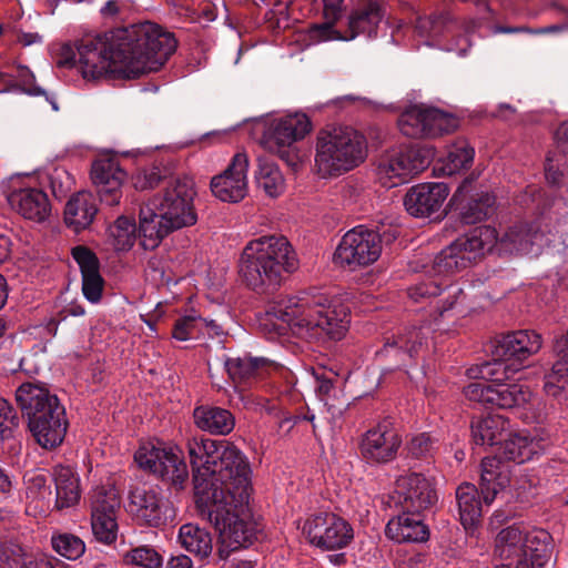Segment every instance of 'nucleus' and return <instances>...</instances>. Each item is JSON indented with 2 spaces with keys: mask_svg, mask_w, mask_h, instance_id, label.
<instances>
[{
  "mask_svg": "<svg viewBox=\"0 0 568 568\" xmlns=\"http://www.w3.org/2000/svg\"><path fill=\"white\" fill-rule=\"evenodd\" d=\"M556 146L562 154H568V120L560 123L554 135Z\"/></svg>",
  "mask_w": 568,
  "mask_h": 568,
  "instance_id": "nucleus-59",
  "label": "nucleus"
},
{
  "mask_svg": "<svg viewBox=\"0 0 568 568\" xmlns=\"http://www.w3.org/2000/svg\"><path fill=\"white\" fill-rule=\"evenodd\" d=\"M397 124L404 135L423 139L453 132L458 126V120L437 108L413 105L399 115Z\"/></svg>",
  "mask_w": 568,
  "mask_h": 568,
  "instance_id": "nucleus-11",
  "label": "nucleus"
},
{
  "mask_svg": "<svg viewBox=\"0 0 568 568\" xmlns=\"http://www.w3.org/2000/svg\"><path fill=\"white\" fill-rule=\"evenodd\" d=\"M564 176L562 171L559 169V160L556 154L549 152L545 162V178L552 186H560V179Z\"/></svg>",
  "mask_w": 568,
  "mask_h": 568,
  "instance_id": "nucleus-56",
  "label": "nucleus"
},
{
  "mask_svg": "<svg viewBox=\"0 0 568 568\" xmlns=\"http://www.w3.org/2000/svg\"><path fill=\"white\" fill-rule=\"evenodd\" d=\"M443 286L447 284L438 281L422 282L408 290V296L415 302L424 297L438 296Z\"/></svg>",
  "mask_w": 568,
  "mask_h": 568,
  "instance_id": "nucleus-54",
  "label": "nucleus"
},
{
  "mask_svg": "<svg viewBox=\"0 0 568 568\" xmlns=\"http://www.w3.org/2000/svg\"><path fill=\"white\" fill-rule=\"evenodd\" d=\"M214 530L219 535V546L216 552L212 555V537L209 531L204 528H200L197 525L184 524L179 530V541L186 551L193 554L200 561L205 564L219 565L221 561H225L230 555L223 559L219 557V549L222 547V540L220 532L212 525Z\"/></svg>",
  "mask_w": 568,
  "mask_h": 568,
  "instance_id": "nucleus-29",
  "label": "nucleus"
},
{
  "mask_svg": "<svg viewBox=\"0 0 568 568\" xmlns=\"http://www.w3.org/2000/svg\"><path fill=\"white\" fill-rule=\"evenodd\" d=\"M248 160L246 154L236 153L223 173L211 181V191L223 202L237 203L247 192L246 172Z\"/></svg>",
  "mask_w": 568,
  "mask_h": 568,
  "instance_id": "nucleus-22",
  "label": "nucleus"
},
{
  "mask_svg": "<svg viewBox=\"0 0 568 568\" xmlns=\"http://www.w3.org/2000/svg\"><path fill=\"white\" fill-rule=\"evenodd\" d=\"M344 1L345 0H323L324 10H327V14L332 18H341Z\"/></svg>",
  "mask_w": 568,
  "mask_h": 568,
  "instance_id": "nucleus-61",
  "label": "nucleus"
},
{
  "mask_svg": "<svg viewBox=\"0 0 568 568\" xmlns=\"http://www.w3.org/2000/svg\"><path fill=\"white\" fill-rule=\"evenodd\" d=\"M98 207L92 193L81 191L71 196L64 209V222L75 232L85 230L91 225Z\"/></svg>",
  "mask_w": 568,
  "mask_h": 568,
  "instance_id": "nucleus-38",
  "label": "nucleus"
},
{
  "mask_svg": "<svg viewBox=\"0 0 568 568\" xmlns=\"http://www.w3.org/2000/svg\"><path fill=\"white\" fill-rule=\"evenodd\" d=\"M327 10H324L325 22L314 23L310 27V37L316 41H331V40H343L345 37V29L343 31L335 28L336 22L341 18H332L327 14Z\"/></svg>",
  "mask_w": 568,
  "mask_h": 568,
  "instance_id": "nucleus-50",
  "label": "nucleus"
},
{
  "mask_svg": "<svg viewBox=\"0 0 568 568\" xmlns=\"http://www.w3.org/2000/svg\"><path fill=\"white\" fill-rule=\"evenodd\" d=\"M425 334L422 328L410 327L404 332L385 338L384 346L376 352L381 359H394V365L386 368L387 372L406 365L407 358H413L423 346Z\"/></svg>",
  "mask_w": 568,
  "mask_h": 568,
  "instance_id": "nucleus-27",
  "label": "nucleus"
},
{
  "mask_svg": "<svg viewBox=\"0 0 568 568\" xmlns=\"http://www.w3.org/2000/svg\"><path fill=\"white\" fill-rule=\"evenodd\" d=\"M140 468L146 470L176 491L189 483V469L179 449L156 447L149 443L140 446L134 454Z\"/></svg>",
  "mask_w": 568,
  "mask_h": 568,
  "instance_id": "nucleus-10",
  "label": "nucleus"
},
{
  "mask_svg": "<svg viewBox=\"0 0 568 568\" xmlns=\"http://www.w3.org/2000/svg\"><path fill=\"white\" fill-rule=\"evenodd\" d=\"M544 390L559 403H568V362L559 357L544 375Z\"/></svg>",
  "mask_w": 568,
  "mask_h": 568,
  "instance_id": "nucleus-41",
  "label": "nucleus"
},
{
  "mask_svg": "<svg viewBox=\"0 0 568 568\" xmlns=\"http://www.w3.org/2000/svg\"><path fill=\"white\" fill-rule=\"evenodd\" d=\"M311 129V121L304 113L281 118L270 128L266 138L267 146L285 163L293 165L297 159L294 143L304 139Z\"/></svg>",
  "mask_w": 568,
  "mask_h": 568,
  "instance_id": "nucleus-17",
  "label": "nucleus"
},
{
  "mask_svg": "<svg viewBox=\"0 0 568 568\" xmlns=\"http://www.w3.org/2000/svg\"><path fill=\"white\" fill-rule=\"evenodd\" d=\"M277 317L287 323L293 334L323 344L341 341L348 331L349 311L326 306L322 298L308 301L304 297H290L278 305Z\"/></svg>",
  "mask_w": 568,
  "mask_h": 568,
  "instance_id": "nucleus-5",
  "label": "nucleus"
},
{
  "mask_svg": "<svg viewBox=\"0 0 568 568\" xmlns=\"http://www.w3.org/2000/svg\"><path fill=\"white\" fill-rule=\"evenodd\" d=\"M508 427V419L500 415L475 416L470 423L471 442L476 446L497 448Z\"/></svg>",
  "mask_w": 568,
  "mask_h": 568,
  "instance_id": "nucleus-36",
  "label": "nucleus"
},
{
  "mask_svg": "<svg viewBox=\"0 0 568 568\" xmlns=\"http://www.w3.org/2000/svg\"><path fill=\"white\" fill-rule=\"evenodd\" d=\"M298 267V260L285 236L267 235L248 242L239 261L242 282L258 294L270 295L278 290L285 274Z\"/></svg>",
  "mask_w": 568,
  "mask_h": 568,
  "instance_id": "nucleus-4",
  "label": "nucleus"
},
{
  "mask_svg": "<svg viewBox=\"0 0 568 568\" xmlns=\"http://www.w3.org/2000/svg\"><path fill=\"white\" fill-rule=\"evenodd\" d=\"M201 316L185 315L179 317L172 331V336L178 341H187L195 337V334L200 331Z\"/></svg>",
  "mask_w": 568,
  "mask_h": 568,
  "instance_id": "nucleus-51",
  "label": "nucleus"
},
{
  "mask_svg": "<svg viewBox=\"0 0 568 568\" xmlns=\"http://www.w3.org/2000/svg\"><path fill=\"white\" fill-rule=\"evenodd\" d=\"M475 150L467 141L457 140L448 150L442 170L453 175L460 170L468 169L474 161Z\"/></svg>",
  "mask_w": 568,
  "mask_h": 568,
  "instance_id": "nucleus-44",
  "label": "nucleus"
},
{
  "mask_svg": "<svg viewBox=\"0 0 568 568\" xmlns=\"http://www.w3.org/2000/svg\"><path fill=\"white\" fill-rule=\"evenodd\" d=\"M405 449L409 458L430 463L438 450V439L429 433H420L406 443Z\"/></svg>",
  "mask_w": 568,
  "mask_h": 568,
  "instance_id": "nucleus-45",
  "label": "nucleus"
},
{
  "mask_svg": "<svg viewBox=\"0 0 568 568\" xmlns=\"http://www.w3.org/2000/svg\"><path fill=\"white\" fill-rule=\"evenodd\" d=\"M84 314H85L84 307L77 302L70 303L68 306H65L59 313V315L63 320L67 318L68 316H83Z\"/></svg>",
  "mask_w": 568,
  "mask_h": 568,
  "instance_id": "nucleus-62",
  "label": "nucleus"
},
{
  "mask_svg": "<svg viewBox=\"0 0 568 568\" xmlns=\"http://www.w3.org/2000/svg\"><path fill=\"white\" fill-rule=\"evenodd\" d=\"M37 568H70L69 565L63 562L62 560L51 557V558H43L40 557L37 562Z\"/></svg>",
  "mask_w": 568,
  "mask_h": 568,
  "instance_id": "nucleus-64",
  "label": "nucleus"
},
{
  "mask_svg": "<svg viewBox=\"0 0 568 568\" xmlns=\"http://www.w3.org/2000/svg\"><path fill=\"white\" fill-rule=\"evenodd\" d=\"M541 347V336L535 331L520 329L495 337L490 343V363H505L521 369L523 363Z\"/></svg>",
  "mask_w": 568,
  "mask_h": 568,
  "instance_id": "nucleus-16",
  "label": "nucleus"
},
{
  "mask_svg": "<svg viewBox=\"0 0 568 568\" xmlns=\"http://www.w3.org/2000/svg\"><path fill=\"white\" fill-rule=\"evenodd\" d=\"M165 568H193V562L192 559L184 554L172 555Z\"/></svg>",
  "mask_w": 568,
  "mask_h": 568,
  "instance_id": "nucleus-60",
  "label": "nucleus"
},
{
  "mask_svg": "<svg viewBox=\"0 0 568 568\" xmlns=\"http://www.w3.org/2000/svg\"><path fill=\"white\" fill-rule=\"evenodd\" d=\"M447 21V14L434 13L427 18H419L416 23V29L422 36L438 37L442 34Z\"/></svg>",
  "mask_w": 568,
  "mask_h": 568,
  "instance_id": "nucleus-52",
  "label": "nucleus"
},
{
  "mask_svg": "<svg viewBox=\"0 0 568 568\" xmlns=\"http://www.w3.org/2000/svg\"><path fill=\"white\" fill-rule=\"evenodd\" d=\"M55 506L59 509L69 508L80 499L79 480L70 468L60 467L54 470Z\"/></svg>",
  "mask_w": 568,
  "mask_h": 568,
  "instance_id": "nucleus-40",
  "label": "nucleus"
},
{
  "mask_svg": "<svg viewBox=\"0 0 568 568\" xmlns=\"http://www.w3.org/2000/svg\"><path fill=\"white\" fill-rule=\"evenodd\" d=\"M419 516L420 514L403 510L388 520L385 535L398 544L426 541L429 538V530Z\"/></svg>",
  "mask_w": 568,
  "mask_h": 568,
  "instance_id": "nucleus-33",
  "label": "nucleus"
},
{
  "mask_svg": "<svg viewBox=\"0 0 568 568\" xmlns=\"http://www.w3.org/2000/svg\"><path fill=\"white\" fill-rule=\"evenodd\" d=\"M19 418L12 406L4 398H0V438L3 439L7 432H10L12 426H17Z\"/></svg>",
  "mask_w": 568,
  "mask_h": 568,
  "instance_id": "nucleus-55",
  "label": "nucleus"
},
{
  "mask_svg": "<svg viewBox=\"0 0 568 568\" xmlns=\"http://www.w3.org/2000/svg\"><path fill=\"white\" fill-rule=\"evenodd\" d=\"M379 255L378 235L364 225L348 231L335 252V258L348 266H366L374 263Z\"/></svg>",
  "mask_w": 568,
  "mask_h": 568,
  "instance_id": "nucleus-19",
  "label": "nucleus"
},
{
  "mask_svg": "<svg viewBox=\"0 0 568 568\" xmlns=\"http://www.w3.org/2000/svg\"><path fill=\"white\" fill-rule=\"evenodd\" d=\"M449 194V187L443 182L422 183L412 186L404 197L406 211L415 217L442 215V207Z\"/></svg>",
  "mask_w": 568,
  "mask_h": 568,
  "instance_id": "nucleus-23",
  "label": "nucleus"
},
{
  "mask_svg": "<svg viewBox=\"0 0 568 568\" xmlns=\"http://www.w3.org/2000/svg\"><path fill=\"white\" fill-rule=\"evenodd\" d=\"M120 500L114 489L99 488L92 498L91 525L95 539L111 545L116 539L118 524L115 513Z\"/></svg>",
  "mask_w": 568,
  "mask_h": 568,
  "instance_id": "nucleus-20",
  "label": "nucleus"
},
{
  "mask_svg": "<svg viewBox=\"0 0 568 568\" xmlns=\"http://www.w3.org/2000/svg\"><path fill=\"white\" fill-rule=\"evenodd\" d=\"M385 14L383 0H357L347 16L344 41L354 40L361 34L376 37Z\"/></svg>",
  "mask_w": 568,
  "mask_h": 568,
  "instance_id": "nucleus-25",
  "label": "nucleus"
},
{
  "mask_svg": "<svg viewBox=\"0 0 568 568\" xmlns=\"http://www.w3.org/2000/svg\"><path fill=\"white\" fill-rule=\"evenodd\" d=\"M516 373V367L505 363H481L467 371L470 378L491 383L490 405L503 409L520 407L530 398L529 388L513 381Z\"/></svg>",
  "mask_w": 568,
  "mask_h": 568,
  "instance_id": "nucleus-9",
  "label": "nucleus"
},
{
  "mask_svg": "<svg viewBox=\"0 0 568 568\" xmlns=\"http://www.w3.org/2000/svg\"><path fill=\"white\" fill-rule=\"evenodd\" d=\"M91 180L100 201L109 206L118 205L122 197V184L126 173L113 158H99L91 166Z\"/></svg>",
  "mask_w": 568,
  "mask_h": 568,
  "instance_id": "nucleus-24",
  "label": "nucleus"
},
{
  "mask_svg": "<svg viewBox=\"0 0 568 568\" xmlns=\"http://www.w3.org/2000/svg\"><path fill=\"white\" fill-rule=\"evenodd\" d=\"M475 379V382H471L464 388V394L466 398H468L471 402H478L485 405H490L491 383L485 379Z\"/></svg>",
  "mask_w": 568,
  "mask_h": 568,
  "instance_id": "nucleus-53",
  "label": "nucleus"
},
{
  "mask_svg": "<svg viewBox=\"0 0 568 568\" xmlns=\"http://www.w3.org/2000/svg\"><path fill=\"white\" fill-rule=\"evenodd\" d=\"M185 449L197 513L220 532V559L253 545L262 529L248 509L251 469L245 455L227 440L204 435L187 438Z\"/></svg>",
  "mask_w": 568,
  "mask_h": 568,
  "instance_id": "nucleus-1",
  "label": "nucleus"
},
{
  "mask_svg": "<svg viewBox=\"0 0 568 568\" xmlns=\"http://www.w3.org/2000/svg\"><path fill=\"white\" fill-rule=\"evenodd\" d=\"M399 504L403 510L422 514L437 501L432 481L420 473H409L396 480Z\"/></svg>",
  "mask_w": 568,
  "mask_h": 568,
  "instance_id": "nucleus-21",
  "label": "nucleus"
},
{
  "mask_svg": "<svg viewBox=\"0 0 568 568\" xmlns=\"http://www.w3.org/2000/svg\"><path fill=\"white\" fill-rule=\"evenodd\" d=\"M369 232H373L378 235V246L382 248L383 244L393 243L398 236V230L392 225H386L382 223L381 225H376L373 229H369Z\"/></svg>",
  "mask_w": 568,
  "mask_h": 568,
  "instance_id": "nucleus-58",
  "label": "nucleus"
},
{
  "mask_svg": "<svg viewBox=\"0 0 568 568\" xmlns=\"http://www.w3.org/2000/svg\"><path fill=\"white\" fill-rule=\"evenodd\" d=\"M194 424L212 435H229L235 427V417L226 408L203 404L193 410Z\"/></svg>",
  "mask_w": 568,
  "mask_h": 568,
  "instance_id": "nucleus-35",
  "label": "nucleus"
},
{
  "mask_svg": "<svg viewBox=\"0 0 568 568\" xmlns=\"http://www.w3.org/2000/svg\"><path fill=\"white\" fill-rule=\"evenodd\" d=\"M225 372L234 383H242L255 377L260 371L270 364L264 357H252L244 354L242 356H226L221 358Z\"/></svg>",
  "mask_w": 568,
  "mask_h": 568,
  "instance_id": "nucleus-39",
  "label": "nucleus"
},
{
  "mask_svg": "<svg viewBox=\"0 0 568 568\" xmlns=\"http://www.w3.org/2000/svg\"><path fill=\"white\" fill-rule=\"evenodd\" d=\"M139 242L144 250L156 248L164 237L176 231L158 209L149 202L139 212Z\"/></svg>",
  "mask_w": 568,
  "mask_h": 568,
  "instance_id": "nucleus-30",
  "label": "nucleus"
},
{
  "mask_svg": "<svg viewBox=\"0 0 568 568\" xmlns=\"http://www.w3.org/2000/svg\"><path fill=\"white\" fill-rule=\"evenodd\" d=\"M433 155L432 149L419 145L393 151L379 160L378 174L381 179L389 180V187L396 186L427 169Z\"/></svg>",
  "mask_w": 568,
  "mask_h": 568,
  "instance_id": "nucleus-13",
  "label": "nucleus"
},
{
  "mask_svg": "<svg viewBox=\"0 0 568 568\" xmlns=\"http://www.w3.org/2000/svg\"><path fill=\"white\" fill-rule=\"evenodd\" d=\"M552 537L545 529L526 531L521 558L517 560L516 568H544L551 557Z\"/></svg>",
  "mask_w": 568,
  "mask_h": 568,
  "instance_id": "nucleus-32",
  "label": "nucleus"
},
{
  "mask_svg": "<svg viewBox=\"0 0 568 568\" xmlns=\"http://www.w3.org/2000/svg\"><path fill=\"white\" fill-rule=\"evenodd\" d=\"M456 503L459 520L466 531L474 532L483 517L481 499L478 488L471 483H462L456 488Z\"/></svg>",
  "mask_w": 568,
  "mask_h": 568,
  "instance_id": "nucleus-37",
  "label": "nucleus"
},
{
  "mask_svg": "<svg viewBox=\"0 0 568 568\" xmlns=\"http://www.w3.org/2000/svg\"><path fill=\"white\" fill-rule=\"evenodd\" d=\"M16 403L36 442L45 449L62 444L68 422L57 395L38 383H23L16 390Z\"/></svg>",
  "mask_w": 568,
  "mask_h": 568,
  "instance_id": "nucleus-6",
  "label": "nucleus"
},
{
  "mask_svg": "<svg viewBox=\"0 0 568 568\" xmlns=\"http://www.w3.org/2000/svg\"><path fill=\"white\" fill-rule=\"evenodd\" d=\"M511 479V466L494 454L483 458L479 489L485 504L494 501L497 494L507 488Z\"/></svg>",
  "mask_w": 568,
  "mask_h": 568,
  "instance_id": "nucleus-31",
  "label": "nucleus"
},
{
  "mask_svg": "<svg viewBox=\"0 0 568 568\" xmlns=\"http://www.w3.org/2000/svg\"><path fill=\"white\" fill-rule=\"evenodd\" d=\"M9 202L24 219L36 222L44 221L51 212L47 193L39 189L14 191L9 195Z\"/></svg>",
  "mask_w": 568,
  "mask_h": 568,
  "instance_id": "nucleus-34",
  "label": "nucleus"
},
{
  "mask_svg": "<svg viewBox=\"0 0 568 568\" xmlns=\"http://www.w3.org/2000/svg\"><path fill=\"white\" fill-rule=\"evenodd\" d=\"M316 382L315 389L320 396H327L334 388V382L336 374L333 371L329 372H314Z\"/></svg>",
  "mask_w": 568,
  "mask_h": 568,
  "instance_id": "nucleus-57",
  "label": "nucleus"
},
{
  "mask_svg": "<svg viewBox=\"0 0 568 568\" xmlns=\"http://www.w3.org/2000/svg\"><path fill=\"white\" fill-rule=\"evenodd\" d=\"M53 549L61 556L75 560L85 551L84 541L72 534H59L51 538Z\"/></svg>",
  "mask_w": 568,
  "mask_h": 568,
  "instance_id": "nucleus-49",
  "label": "nucleus"
},
{
  "mask_svg": "<svg viewBox=\"0 0 568 568\" xmlns=\"http://www.w3.org/2000/svg\"><path fill=\"white\" fill-rule=\"evenodd\" d=\"M110 233L114 239V245L118 250H130L136 240H139L138 225L133 219L120 216L110 227Z\"/></svg>",
  "mask_w": 568,
  "mask_h": 568,
  "instance_id": "nucleus-46",
  "label": "nucleus"
},
{
  "mask_svg": "<svg viewBox=\"0 0 568 568\" xmlns=\"http://www.w3.org/2000/svg\"><path fill=\"white\" fill-rule=\"evenodd\" d=\"M71 254L81 272L83 296L92 304L99 303L102 298L105 282L100 273L98 256L83 245L73 247Z\"/></svg>",
  "mask_w": 568,
  "mask_h": 568,
  "instance_id": "nucleus-28",
  "label": "nucleus"
},
{
  "mask_svg": "<svg viewBox=\"0 0 568 568\" xmlns=\"http://www.w3.org/2000/svg\"><path fill=\"white\" fill-rule=\"evenodd\" d=\"M168 179L166 170L151 166L133 176V186L138 191H146L165 184L163 192L150 199L161 212L162 219H166L176 231L194 225L197 222V213L194 206L196 192L193 181L189 178L170 181Z\"/></svg>",
  "mask_w": 568,
  "mask_h": 568,
  "instance_id": "nucleus-7",
  "label": "nucleus"
},
{
  "mask_svg": "<svg viewBox=\"0 0 568 568\" xmlns=\"http://www.w3.org/2000/svg\"><path fill=\"white\" fill-rule=\"evenodd\" d=\"M126 564L143 568H163V557L152 546L142 545L126 551L123 556Z\"/></svg>",
  "mask_w": 568,
  "mask_h": 568,
  "instance_id": "nucleus-48",
  "label": "nucleus"
},
{
  "mask_svg": "<svg viewBox=\"0 0 568 568\" xmlns=\"http://www.w3.org/2000/svg\"><path fill=\"white\" fill-rule=\"evenodd\" d=\"M466 178L449 201V206L463 224H476L490 217L496 211V196L473 184Z\"/></svg>",
  "mask_w": 568,
  "mask_h": 568,
  "instance_id": "nucleus-15",
  "label": "nucleus"
},
{
  "mask_svg": "<svg viewBox=\"0 0 568 568\" xmlns=\"http://www.w3.org/2000/svg\"><path fill=\"white\" fill-rule=\"evenodd\" d=\"M303 532L311 545L323 550L345 548L354 538L352 526L333 513L313 515L305 521Z\"/></svg>",
  "mask_w": 568,
  "mask_h": 568,
  "instance_id": "nucleus-14",
  "label": "nucleus"
},
{
  "mask_svg": "<svg viewBox=\"0 0 568 568\" xmlns=\"http://www.w3.org/2000/svg\"><path fill=\"white\" fill-rule=\"evenodd\" d=\"M178 48L175 36L158 23L144 21L110 31L88 34L61 48L60 67L77 63L84 79L98 80L106 73L136 79L160 70Z\"/></svg>",
  "mask_w": 568,
  "mask_h": 568,
  "instance_id": "nucleus-2",
  "label": "nucleus"
},
{
  "mask_svg": "<svg viewBox=\"0 0 568 568\" xmlns=\"http://www.w3.org/2000/svg\"><path fill=\"white\" fill-rule=\"evenodd\" d=\"M547 242L538 222H519L510 226L499 239L496 229L483 225L456 239L443 248L433 261L428 273L452 275L478 262L497 247L499 253L537 255Z\"/></svg>",
  "mask_w": 568,
  "mask_h": 568,
  "instance_id": "nucleus-3",
  "label": "nucleus"
},
{
  "mask_svg": "<svg viewBox=\"0 0 568 568\" xmlns=\"http://www.w3.org/2000/svg\"><path fill=\"white\" fill-rule=\"evenodd\" d=\"M555 351L559 357L568 362V331L556 339Z\"/></svg>",
  "mask_w": 568,
  "mask_h": 568,
  "instance_id": "nucleus-63",
  "label": "nucleus"
},
{
  "mask_svg": "<svg viewBox=\"0 0 568 568\" xmlns=\"http://www.w3.org/2000/svg\"><path fill=\"white\" fill-rule=\"evenodd\" d=\"M525 534L519 524L503 529L496 538L495 554L503 559L515 558L517 561L521 558Z\"/></svg>",
  "mask_w": 568,
  "mask_h": 568,
  "instance_id": "nucleus-42",
  "label": "nucleus"
},
{
  "mask_svg": "<svg viewBox=\"0 0 568 568\" xmlns=\"http://www.w3.org/2000/svg\"><path fill=\"white\" fill-rule=\"evenodd\" d=\"M130 505L136 518L148 527L160 528L174 521L176 511L159 488L136 487L130 491Z\"/></svg>",
  "mask_w": 568,
  "mask_h": 568,
  "instance_id": "nucleus-18",
  "label": "nucleus"
},
{
  "mask_svg": "<svg viewBox=\"0 0 568 568\" xmlns=\"http://www.w3.org/2000/svg\"><path fill=\"white\" fill-rule=\"evenodd\" d=\"M366 139L351 126H327L317 134L315 164L323 176L349 171L366 158Z\"/></svg>",
  "mask_w": 568,
  "mask_h": 568,
  "instance_id": "nucleus-8",
  "label": "nucleus"
},
{
  "mask_svg": "<svg viewBox=\"0 0 568 568\" xmlns=\"http://www.w3.org/2000/svg\"><path fill=\"white\" fill-rule=\"evenodd\" d=\"M547 446V442L542 438L507 430L506 436L503 437L493 454L509 465L510 463L524 464L538 459L545 453Z\"/></svg>",
  "mask_w": 568,
  "mask_h": 568,
  "instance_id": "nucleus-26",
  "label": "nucleus"
},
{
  "mask_svg": "<svg viewBox=\"0 0 568 568\" xmlns=\"http://www.w3.org/2000/svg\"><path fill=\"white\" fill-rule=\"evenodd\" d=\"M39 558L20 544L0 540V568H37Z\"/></svg>",
  "mask_w": 568,
  "mask_h": 568,
  "instance_id": "nucleus-43",
  "label": "nucleus"
},
{
  "mask_svg": "<svg viewBox=\"0 0 568 568\" xmlns=\"http://www.w3.org/2000/svg\"><path fill=\"white\" fill-rule=\"evenodd\" d=\"M258 185L270 195L277 196L283 190V175L272 162L260 160L258 170L255 172Z\"/></svg>",
  "mask_w": 568,
  "mask_h": 568,
  "instance_id": "nucleus-47",
  "label": "nucleus"
},
{
  "mask_svg": "<svg viewBox=\"0 0 568 568\" xmlns=\"http://www.w3.org/2000/svg\"><path fill=\"white\" fill-rule=\"evenodd\" d=\"M402 443V436L393 418L388 416L362 435L358 450L366 464L387 465L396 459Z\"/></svg>",
  "mask_w": 568,
  "mask_h": 568,
  "instance_id": "nucleus-12",
  "label": "nucleus"
}]
</instances>
